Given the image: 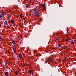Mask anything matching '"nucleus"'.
Segmentation results:
<instances>
[{
  "mask_svg": "<svg viewBox=\"0 0 76 76\" xmlns=\"http://www.w3.org/2000/svg\"><path fill=\"white\" fill-rule=\"evenodd\" d=\"M40 8V7H37L35 8L34 10V13L36 16H39V11L38 12V10Z\"/></svg>",
  "mask_w": 76,
  "mask_h": 76,
  "instance_id": "1",
  "label": "nucleus"
},
{
  "mask_svg": "<svg viewBox=\"0 0 76 76\" xmlns=\"http://www.w3.org/2000/svg\"><path fill=\"white\" fill-rule=\"evenodd\" d=\"M4 26H8V23H7V22L5 21L4 23Z\"/></svg>",
  "mask_w": 76,
  "mask_h": 76,
  "instance_id": "2",
  "label": "nucleus"
},
{
  "mask_svg": "<svg viewBox=\"0 0 76 76\" xmlns=\"http://www.w3.org/2000/svg\"><path fill=\"white\" fill-rule=\"evenodd\" d=\"M18 57L20 59H22V55L21 54L19 53L18 55Z\"/></svg>",
  "mask_w": 76,
  "mask_h": 76,
  "instance_id": "3",
  "label": "nucleus"
},
{
  "mask_svg": "<svg viewBox=\"0 0 76 76\" xmlns=\"http://www.w3.org/2000/svg\"><path fill=\"white\" fill-rule=\"evenodd\" d=\"M13 48L14 50V52L15 53H16V47L15 46H13Z\"/></svg>",
  "mask_w": 76,
  "mask_h": 76,
  "instance_id": "4",
  "label": "nucleus"
},
{
  "mask_svg": "<svg viewBox=\"0 0 76 76\" xmlns=\"http://www.w3.org/2000/svg\"><path fill=\"white\" fill-rule=\"evenodd\" d=\"M4 13L2 12V13L0 15V17L1 18L4 17Z\"/></svg>",
  "mask_w": 76,
  "mask_h": 76,
  "instance_id": "5",
  "label": "nucleus"
},
{
  "mask_svg": "<svg viewBox=\"0 0 76 76\" xmlns=\"http://www.w3.org/2000/svg\"><path fill=\"white\" fill-rule=\"evenodd\" d=\"M42 7L43 9H45V3L43 4H42Z\"/></svg>",
  "mask_w": 76,
  "mask_h": 76,
  "instance_id": "6",
  "label": "nucleus"
},
{
  "mask_svg": "<svg viewBox=\"0 0 76 76\" xmlns=\"http://www.w3.org/2000/svg\"><path fill=\"white\" fill-rule=\"evenodd\" d=\"M55 41H57L58 42L59 41V39L58 37H57L55 38Z\"/></svg>",
  "mask_w": 76,
  "mask_h": 76,
  "instance_id": "7",
  "label": "nucleus"
},
{
  "mask_svg": "<svg viewBox=\"0 0 76 76\" xmlns=\"http://www.w3.org/2000/svg\"><path fill=\"white\" fill-rule=\"evenodd\" d=\"M5 75L6 76H9V74L7 72H6L5 73Z\"/></svg>",
  "mask_w": 76,
  "mask_h": 76,
  "instance_id": "8",
  "label": "nucleus"
},
{
  "mask_svg": "<svg viewBox=\"0 0 76 76\" xmlns=\"http://www.w3.org/2000/svg\"><path fill=\"white\" fill-rule=\"evenodd\" d=\"M18 72L16 71L15 72V75L16 76L17 75H18Z\"/></svg>",
  "mask_w": 76,
  "mask_h": 76,
  "instance_id": "9",
  "label": "nucleus"
},
{
  "mask_svg": "<svg viewBox=\"0 0 76 76\" xmlns=\"http://www.w3.org/2000/svg\"><path fill=\"white\" fill-rule=\"evenodd\" d=\"M11 23H12V24H13L14 23V21H13V20H11Z\"/></svg>",
  "mask_w": 76,
  "mask_h": 76,
  "instance_id": "10",
  "label": "nucleus"
},
{
  "mask_svg": "<svg viewBox=\"0 0 76 76\" xmlns=\"http://www.w3.org/2000/svg\"><path fill=\"white\" fill-rule=\"evenodd\" d=\"M51 59L50 58H49V59L48 62L50 63V62H51Z\"/></svg>",
  "mask_w": 76,
  "mask_h": 76,
  "instance_id": "11",
  "label": "nucleus"
},
{
  "mask_svg": "<svg viewBox=\"0 0 76 76\" xmlns=\"http://www.w3.org/2000/svg\"><path fill=\"white\" fill-rule=\"evenodd\" d=\"M71 44H72L73 45L75 44V42H72L71 43Z\"/></svg>",
  "mask_w": 76,
  "mask_h": 76,
  "instance_id": "12",
  "label": "nucleus"
},
{
  "mask_svg": "<svg viewBox=\"0 0 76 76\" xmlns=\"http://www.w3.org/2000/svg\"><path fill=\"white\" fill-rule=\"evenodd\" d=\"M12 44H15V40H13L12 42Z\"/></svg>",
  "mask_w": 76,
  "mask_h": 76,
  "instance_id": "13",
  "label": "nucleus"
},
{
  "mask_svg": "<svg viewBox=\"0 0 76 76\" xmlns=\"http://www.w3.org/2000/svg\"><path fill=\"white\" fill-rule=\"evenodd\" d=\"M26 7L27 8H28V4H26Z\"/></svg>",
  "mask_w": 76,
  "mask_h": 76,
  "instance_id": "14",
  "label": "nucleus"
},
{
  "mask_svg": "<svg viewBox=\"0 0 76 76\" xmlns=\"http://www.w3.org/2000/svg\"><path fill=\"white\" fill-rule=\"evenodd\" d=\"M20 18H22V15L21 14L20 15Z\"/></svg>",
  "mask_w": 76,
  "mask_h": 76,
  "instance_id": "15",
  "label": "nucleus"
},
{
  "mask_svg": "<svg viewBox=\"0 0 76 76\" xmlns=\"http://www.w3.org/2000/svg\"><path fill=\"white\" fill-rule=\"evenodd\" d=\"M5 65L6 66H7V63L6 62L5 63Z\"/></svg>",
  "mask_w": 76,
  "mask_h": 76,
  "instance_id": "16",
  "label": "nucleus"
},
{
  "mask_svg": "<svg viewBox=\"0 0 76 76\" xmlns=\"http://www.w3.org/2000/svg\"><path fill=\"white\" fill-rule=\"evenodd\" d=\"M69 41V40L68 39H66L65 40V41L67 42V41Z\"/></svg>",
  "mask_w": 76,
  "mask_h": 76,
  "instance_id": "17",
  "label": "nucleus"
},
{
  "mask_svg": "<svg viewBox=\"0 0 76 76\" xmlns=\"http://www.w3.org/2000/svg\"><path fill=\"white\" fill-rule=\"evenodd\" d=\"M10 19V18H9V17H8V20H9Z\"/></svg>",
  "mask_w": 76,
  "mask_h": 76,
  "instance_id": "18",
  "label": "nucleus"
},
{
  "mask_svg": "<svg viewBox=\"0 0 76 76\" xmlns=\"http://www.w3.org/2000/svg\"><path fill=\"white\" fill-rule=\"evenodd\" d=\"M23 64L24 66H25V65H26V64L25 63H23Z\"/></svg>",
  "mask_w": 76,
  "mask_h": 76,
  "instance_id": "19",
  "label": "nucleus"
},
{
  "mask_svg": "<svg viewBox=\"0 0 76 76\" xmlns=\"http://www.w3.org/2000/svg\"><path fill=\"white\" fill-rule=\"evenodd\" d=\"M66 61V59H64L63 61Z\"/></svg>",
  "mask_w": 76,
  "mask_h": 76,
  "instance_id": "20",
  "label": "nucleus"
},
{
  "mask_svg": "<svg viewBox=\"0 0 76 76\" xmlns=\"http://www.w3.org/2000/svg\"><path fill=\"white\" fill-rule=\"evenodd\" d=\"M58 47H59L60 48V47H61V45H58Z\"/></svg>",
  "mask_w": 76,
  "mask_h": 76,
  "instance_id": "21",
  "label": "nucleus"
},
{
  "mask_svg": "<svg viewBox=\"0 0 76 76\" xmlns=\"http://www.w3.org/2000/svg\"><path fill=\"white\" fill-rule=\"evenodd\" d=\"M7 16H8V17H9V15L8 14L7 15Z\"/></svg>",
  "mask_w": 76,
  "mask_h": 76,
  "instance_id": "22",
  "label": "nucleus"
},
{
  "mask_svg": "<svg viewBox=\"0 0 76 76\" xmlns=\"http://www.w3.org/2000/svg\"><path fill=\"white\" fill-rule=\"evenodd\" d=\"M1 37L0 36V39H1Z\"/></svg>",
  "mask_w": 76,
  "mask_h": 76,
  "instance_id": "23",
  "label": "nucleus"
},
{
  "mask_svg": "<svg viewBox=\"0 0 76 76\" xmlns=\"http://www.w3.org/2000/svg\"><path fill=\"white\" fill-rule=\"evenodd\" d=\"M29 72H30V73H31V71H30Z\"/></svg>",
  "mask_w": 76,
  "mask_h": 76,
  "instance_id": "24",
  "label": "nucleus"
},
{
  "mask_svg": "<svg viewBox=\"0 0 76 76\" xmlns=\"http://www.w3.org/2000/svg\"><path fill=\"white\" fill-rule=\"evenodd\" d=\"M30 0V1H32V0Z\"/></svg>",
  "mask_w": 76,
  "mask_h": 76,
  "instance_id": "25",
  "label": "nucleus"
}]
</instances>
